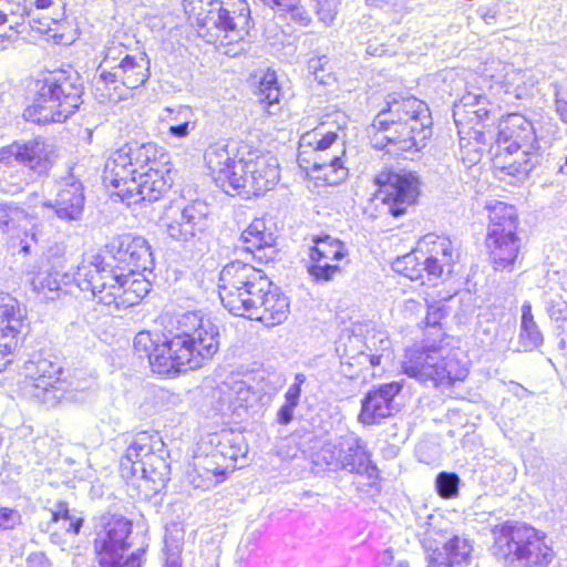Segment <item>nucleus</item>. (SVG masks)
<instances>
[{
	"mask_svg": "<svg viewBox=\"0 0 567 567\" xmlns=\"http://www.w3.org/2000/svg\"><path fill=\"white\" fill-rule=\"evenodd\" d=\"M204 159L216 185L230 196H260L279 181L277 158L244 141L209 145Z\"/></svg>",
	"mask_w": 567,
	"mask_h": 567,
	"instance_id": "obj_1",
	"label": "nucleus"
},
{
	"mask_svg": "<svg viewBox=\"0 0 567 567\" xmlns=\"http://www.w3.org/2000/svg\"><path fill=\"white\" fill-rule=\"evenodd\" d=\"M432 133L430 110L414 96L389 95L386 106L368 128L371 146L388 153L419 152L426 146Z\"/></svg>",
	"mask_w": 567,
	"mask_h": 567,
	"instance_id": "obj_2",
	"label": "nucleus"
},
{
	"mask_svg": "<svg viewBox=\"0 0 567 567\" xmlns=\"http://www.w3.org/2000/svg\"><path fill=\"white\" fill-rule=\"evenodd\" d=\"M219 349V329L197 311L175 317V332L166 338L154 354L162 371L195 370L210 360Z\"/></svg>",
	"mask_w": 567,
	"mask_h": 567,
	"instance_id": "obj_3",
	"label": "nucleus"
},
{
	"mask_svg": "<svg viewBox=\"0 0 567 567\" xmlns=\"http://www.w3.org/2000/svg\"><path fill=\"white\" fill-rule=\"evenodd\" d=\"M73 279L80 290L91 292L97 302L117 309L140 303L151 290V284L144 277H136L131 271L125 274L123 267L113 266L101 255L80 265Z\"/></svg>",
	"mask_w": 567,
	"mask_h": 567,
	"instance_id": "obj_4",
	"label": "nucleus"
},
{
	"mask_svg": "<svg viewBox=\"0 0 567 567\" xmlns=\"http://www.w3.org/2000/svg\"><path fill=\"white\" fill-rule=\"evenodd\" d=\"M83 80L76 71L54 70L37 82V94L23 117L40 125L63 123L83 104Z\"/></svg>",
	"mask_w": 567,
	"mask_h": 567,
	"instance_id": "obj_5",
	"label": "nucleus"
},
{
	"mask_svg": "<svg viewBox=\"0 0 567 567\" xmlns=\"http://www.w3.org/2000/svg\"><path fill=\"white\" fill-rule=\"evenodd\" d=\"M58 155L53 145L42 138L16 141L0 148V164L3 171L4 190L18 194L37 176H47Z\"/></svg>",
	"mask_w": 567,
	"mask_h": 567,
	"instance_id": "obj_6",
	"label": "nucleus"
},
{
	"mask_svg": "<svg viewBox=\"0 0 567 567\" xmlns=\"http://www.w3.org/2000/svg\"><path fill=\"white\" fill-rule=\"evenodd\" d=\"M127 445L120 461L121 476L125 480L142 477L164 486L171 480L168 452L157 432L140 431L126 433Z\"/></svg>",
	"mask_w": 567,
	"mask_h": 567,
	"instance_id": "obj_7",
	"label": "nucleus"
},
{
	"mask_svg": "<svg viewBox=\"0 0 567 567\" xmlns=\"http://www.w3.org/2000/svg\"><path fill=\"white\" fill-rule=\"evenodd\" d=\"M402 369L410 378L433 386H450L468 374L467 362L458 359L456 352L426 341L406 350Z\"/></svg>",
	"mask_w": 567,
	"mask_h": 567,
	"instance_id": "obj_8",
	"label": "nucleus"
},
{
	"mask_svg": "<svg viewBox=\"0 0 567 567\" xmlns=\"http://www.w3.org/2000/svg\"><path fill=\"white\" fill-rule=\"evenodd\" d=\"M268 287L269 278L261 269L240 260L228 262L219 272L218 295L234 316L245 317Z\"/></svg>",
	"mask_w": 567,
	"mask_h": 567,
	"instance_id": "obj_9",
	"label": "nucleus"
},
{
	"mask_svg": "<svg viewBox=\"0 0 567 567\" xmlns=\"http://www.w3.org/2000/svg\"><path fill=\"white\" fill-rule=\"evenodd\" d=\"M188 13L196 19L197 33L207 43L228 45L239 42L248 33L250 9L246 1L235 0L226 7L198 9Z\"/></svg>",
	"mask_w": 567,
	"mask_h": 567,
	"instance_id": "obj_10",
	"label": "nucleus"
},
{
	"mask_svg": "<svg viewBox=\"0 0 567 567\" xmlns=\"http://www.w3.org/2000/svg\"><path fill=\"white\" fill-rule=\"evenodd\" d=\"M488 209V229L486 246L496 270L509 269L518 257L517 210L513 205L494 200L486 205Z\"/></svg>",
	"mask_w": 567,
	"mask_h": 567,
	"instance_id": "obj_11",
	"label": "nucleus"
},
{
	"mask_svg": "<svg viewBox=\"0 0 567 567\" xmlns=\"http://www.w3.org/2000/svg\"><path fill=\"white\" fill-rule=\"evenodd\" d=\"M210 221L209 206L203 200H193L168 217L165 223L166 234L185 250L202 252Z\"/></svg>",
	"mask_w": 567,
	"mask_h": 567,
	"instance_id": "obj_12",
	"label": "nucleus"
},
{
	"mask_svg": "<svg viewBox=\"0 0 567 567\" xmlns=\"http://www.w3.org/2000/svg\"><path fill=\"white\" fill-rule=\"evenodd\" d=\"M378 198L393 217L404 215L420 194L417 177L411 172L381 171L375 176Z\"/></svg>",
	"mask_w": 567,
	"mask_h": 567,
	"instance_id": "obj_13",
	"label": "nucleus"
},
{
	"mask_svg": "<svg viewBox=\"0 0 567 567\" xmlns=\"http://www.w3.org/2000/svg\"><path fill=\"white\" fill-rule=\"evenodd\" d=\"M493 554L513 567H530L532 528L506 523L494 530Z\"/></svg>",
	"mask_w": 567,
	"mask_h": 567,
	"instance_id": "obj_14",
	"label": "nucleus"
},
{
	"mask_svg": "<svg viewBox=\"0 0 567 567\" xmlns=\"http://www.w3.org/2000/svg\"><path fill=\"white\" fill-rule=\"evenodd\" d=\"M105 254L117 262L116 266H126L131 272L152 271L155 264L148 241L132 234L113 237L105 245Z\"/></svg>",
	"mask_w": 567,
	"mask_h": 567,
	"instance_id": "obj_15",
	"label": "nucleus"
},
{
	"mask_svg": "<svg viewBox=\"0 0 567 567\" xmlns=\"http://www.w3.org/2000/svg\"><path fill=\"white\" fill-rule=\"evenodd\" d=\"M150 65L151 62L145 52L125 53L118 63L110 65V70H103L100 73L99 83L114 91L122 86L137 89L150 78Z\"/></svg>",
	"mask_w": 567,
	"mask_h": 567,
	"instance_id": "obj_16",
	"label": "nucleus"
},
{
	"mask_svg": "<svg viewBox=\"0 0 567 567\" xmlns=\"http://www.w3.org/2000/svg\"><path fill=\"white\" fill-rule=\"evenodd\" d=\"M127 184L122 190L121 200L131 206L158 200L172 187L173 178L168 169H156L151 166L147 171L131 177Z\"/></svg>",
	"mask_w": 567,
	"mask_h": 567,
	"instance_id": "obj_17",
	"label": "nucleus"
},
{
	"mask_svg": "<svg viewBox=\"0 0 567 567\" xmlns=\"http://www.w3.org/2000/svg\"><path fill=\"white\" fill-rule=\"evenodd\" d=\"M403 383L393 381L373 388L361 400V411L358 415L364 425L379 424L383 419L391 417L399 412L395 396L402 391Z\"/></svg>",
	"mask_w": 567,
	"mask_h": 567,
	"instance_id": "obj_18",
	"label": "nucleus"
},
{
	"mask_svg": "<svg viewBox=\"0 0 567 567\" xmlns=\"http://www.w3.org/2000/svg\"><path fill=\"white\" fill-rule=\"evenodd\" d=\"M34 371L28 368L32 383V395L42 403L54 406L66 393V383L59 377L62 373L61 367L58 364L40 359L31 362Z\"/></svg>",
	"mask_w": 567,
	"mask_h": 567,
	"instance_id": "obj_19",
	"label": "nucleus"
},
{
	"mask_svg": "<svg viewBox=\"0 0 567 567\" xmlns=\"http://www.w3.org/2000/svg\"><path fill=\"white\" fill-rule=\"evenodd\" d=\"M252 307L245 318L258 320L270 327L282 323L290 311L288 297L270 279L269 287L261 291Z\"/></svg>",
	"mask_w": 567,
	"mask_h": 567,
	"instance_id": "obj_20",
	"label": "nucleus"
},
{
	"mask_svg": "<svg viewBox=\"0 0 567 567\" xmlns=\"http://www.w3.org/2000/svg\"><path fill=\"white\" fill-rule=\"evenodd\" d=\"M338 134L336 132L322 133L319 130L307 132L300 138L298 163L299 166L311 173H316L317 164H328L329 156L334 152H329L337 143Z\"/></svg>",
	"mask_w": 567,
	"mask_h": 567,
	"instance_id": "obj_21",
	"label": "nucleus"
},
{
	"mask_svg": "<svg viewBox=\"0 0 567 567\" xmlns=\"http://www.w3.org/2000/svg\"><path fill=\"white\" fill-rule=\"evenodd\" d=\"M84 205L83 186L73 177L60 182L55 198L43 203L44 207L53 209L54 215L63 221L80 220Z\"/></svg>",
	"mask_w": 567,
	"mask_h": 567,
	"instance_id": "obj_22",
	"label": "nucleus"
},
{
	"mask_svg": "<svg viewBox=\"0 0 567 567\" xmlns=\"http://www.w3.org/2000/svg\"><path fill=\"white\" fill-rule=\"evenodd\" d=\"M25 310L10 295H0V348L7 352L16 351L21 341V328Z\"/></svg>",
	"mask_w": 567,
	"mask_h": 567,
	"instance_id": "obj_23",
	"label": "nucleus"
},
{
	"mask_svg": "<svg viewBox=\"0 0 567 567\" xmlns=\"http://www.w3.org/2000/svg\"><path fill=\"white\" fill-rule=\"evenodd\" d=\"M341 471L365 476L369 480L379 477V470L371 460L367 443L353 434L341 437Z\"/></svg>",
	"mask_w": 567,
	"mask_h": 567,
	"instance_id": "obj_24",
	"label": "nucleus"
},
{
	"mask_svg": "<svg viewBox=\"0 0 567 567\" xmlns=\"http://www.w3.org/2000/svg\"><path fill=\"white\" fill-rule=\"evenodd\" d=\"M473 546L466 538L453 536L430 556V567H468Z\"/></svg>",
	"mask_w": 567,
	"mask_h": 567,
	"instance_id": "obj_25",
	"label": "nucleus"
},
{
	"mask_svg": "<svg viewBox=\"0 0 567 567\" xmlns=\"http://www.w3.org/2000/svg\"><path fill=\"white\" fill-rule=\"evenodd\" d=\"M30 14L28 0H0V40L23 33Z\"/></svg>",
	"mask_w": 567,
	"mask_h": 567,
	"instance_id": "obj_26",
	"label": "nucleus"
},
{
	"mask_svg": "<svg viewBox=\"0 0 567 567\" xmlns=\"http://www.w3.org/2000/svg\"><path fill=\"white\" fill-rule=\"evenodd\" d=\"M532 144H519L514 141L504 147L505 154L496 153V164H502V171L515 177L518 182L526 179L532 171L529 150Z\"/></svg>",
	"mask_w": 567,
	"mask_h": 567,
	"instance_id": "obj_27",
	"label": "nucleus"
},
{
	"mask_svg": "<svg viewBox=\"0 0 567 567\" xmlns=\"http://www.w3.org/2000/svg\"><path fill=\"white\" fill-rule=\"evenodd\" d=\"M210 443L215 445L212 452V458H219L224 462H230L229 467L235 468L236 462L240 457H246L248 445L245 437L240 433L223 431L220 434L210 439Z\"/></svg>",
	"mask_w": 567,
	"mask_h": 567,
	"instance_id": "obj_28",
	"label": "nucleus"
},
{
	"mask_svg": "<svg viewBox=\"0 0 567 567\" xmlns=\"http://www.w3.org/2000/svg\"><path fill=\"white\" fill-rule=\"evenodd\" d=\"M135 169L130 167L125 157L117 150L111 154L104 165L103 183L116 189L115 194L122 199V190L135 177Z\"/></svg>",
	"mask_w": 567,
	"mask_h": 567,
	"instance_id": "obj_29",
	"label": "nucleus"
},
{
	"mask_svg": "<svg viewBox=\"0 0 567 567\" xmlns=\"http://www.w3.org/2000/svg\"><path fill=\"white\" fill-rule=\"evenodd\" d=\"M240 239L245 244L244 250L254 254V256L262 260L269 258L266 252L267 248H272L275 237L272 233L266 230L264 219H255L241 234Z\"/></svg>",
	"mask_w": 567,
	"mask_h": 567,
	"instance_id": "obj_30",
	"label": "nucleus"
},
{
	"mask_svg": "<svg viewBox=\"0 0 567 567\" xmlns=\"http://www.w3.org/2000/svg\"><path fill=\"white\" fill-rule=\"evenodd\" d=\"M165 121L169 124L168 135L176 138L188 136L197 127V116L188 105H177L164 110Z\"/></svg>",
	"mask_w": 567,
	"mask_h": 567,
	"instance_id": "obj_31",
	"label": "nucleus"
},
{
	"mask_svg": "<svg viewBox=\"0 0 567 567\" xmlns=\"http://www.w3.org/2000/svg\"><path fill=\"white\" fill-rule=\"evenodd\" d=\"M30 218L29 213L20 205L0 203V233L9 238L20 237L22 224Z\"/></svg>",
	"mask_w": 567,
	"mask_h": 567,
	"instance_id": "obj_32",
	"label": "nucleus"
},
{
	"mask_svg": "<svg viewBox=\"0 0 567 567\" xmlns=\"http://www.w3.org/2000/svg\"><path fill=\"white\" fill-rule=\"evenodd\" d=\"M256 95L258 101L265 105L269 114H276L279 110L281 91L278 85V79L275 71L267 70L259 81Z\"/></svg>",
	"mask_w": 567,
	"mask_h": 567,
	"instance_id": "obj_33",
	"label": "nucleus"
},
{
	"mask_svg": "<svg viewBox=\"0 0 567 567\" xmlns=\"http://www.w3.org/2000/svg\"><path fill=\"white\" fill-rule=\"evenodd\" d=\"M315 246L310 249L311 261H339L347 256L344 244L331 236L318 237Z\"/></svg>",
	"mask_w": 567,
	"mask_h": 567,
	"instance_id": "obj_34",
	"label": "nucleus"
},
{
	"mask_svg": "<svg viewBox=\"0 0 567 567\" xmlns=\"http://www.w3.org/2000/svg\"><path fill=\"white\" fill-rule=\"evenodd\" d=\"M224 400L237 408H247L249 401L254 396L251 388L246 381L237 378H229L219 388Z\"/></svg>",
	"mask_w": 567,
	"mask_h": 567,
	"instance_id": "obj_35",
	"label": "nucleus"
},
{
	"mask_svg": "<svg viewBox=\"0 0 567 567\" xmlns=\"http://www.w3.org/2000/svg\"><path fill=\"white\" fill-rule=\"evenodd\" d=\"M262 3L271 8L277 14L286 17L289 14L290 19L307 27L311 23V17L303 6L301 0H261Z\"/></svg>",
	"mask_w": 567,
	"mask_h": 567,
	"instance_id": "obj_36",
	"label": "nucleus"
},
{
	"mask_svg": "<svg viewBox=\"0 0 567 567\" xmlns=\"http://www.w3.org/2000/svg\"><path fill=\"white\" fill-rule=\"evenodd\" d=\"M31 285L44 300H55L62 291L59 272L40 271L32 278Z\"/></svg>",
	"mask_w": 567,
	"mask_h": 567,
	"instance_id": "obj_37",
	"label": "nucleus"
},
{
	"mask_svg": "<svg viewBox=\"0 0 567 567\" xmlns=\"http://www.w3.org/2000/svg\"><path fill=\"white\" fill-rule=\"evenodd\" d=\"M162 343H156L148 331L138 332L133 342V347L135 352L140 358H147L148 362L152 367V370L155 373L164 374V375H176L182 373V371H162L157 365H155L154 354L156 350L159 348Z\"/></svg>",
	"mask_w": 567,
	"mask_h": 567,
	"instance_id": "obj_38",
	"label": "nucleus"
},
{
	"mask_svg": "<svg viewBox=\"0 0 567 567\" xmlns=\"http://www.w3.org/2000/svg\"><path fill=\"white\" fill-rule=\"evenodd\" d=\"M319 168L313 174L317 179H322L328 185H338L343 182L348 176V169L343 166L341 156L338 153H333L329 156L328 164H317Z\"/></svg>",
	"mask_w": 567,
	"mask_h": 567,
	"instance_id": "obj_39",
	"label": "nucleus"
},
{
	"mask_svg": "<svg viewBox=\"0 0 567 567\" xmlns=\"http://www.w3.org/2000/svg\"><path fill=\"white\" fill-rule=\"evenodd\" d=\"M422 259L423 256L419 257L417 251H413L404 256L398 257L393 261L392 268L395 272L411 280H420L423 279Z\"/></svg>",
	"mask_w": 567,
	"mask_h": 567,
	"instance_id": "obj_40",
	"label": "nucleus"
},
{
	"mask_svg": "<svg viewBox=\"0 0 567 567\" xmlns=\"http://www.w3.org/2000/svg\"><path fill=\"white\" fill-rule=\"evenodd\" d=\"M341 439L337 443H326L316 454L315 464L326 465L330 471H341Z\"/></svg>",
	"mask_w": 567,
	"mask_h": 567,
	"instance_id": "obj_41",
	"label": "nucleus"
},
{
	"mask_svg": "<svg viewBox=\"0 0 567 567\" xmlns=\"http://www.w3.org/2000/svg\"><path fill=\"white\" fill-rule=\"evenodd\" d=\"M431 247L427 250L425 258H431L435 261H441L443 265H453L454 261V248L449 238L436 237L429 241Z\"/></svg>",
	"mask_w": 567,
	"mask_h": 567,
	"instance_id": "obj_42",
	"label": "nucleus"
},
{
	"mask_svg": "<svg viewBox=\"0 0 567 567\" xmlns=\"http://www.w3.org/2000/svg\"><path fill=\"white\" fill-rule=\"evenodd\" d=\"M555 559V553L551 543L546 540L544 535H538L534 530V565L537 567H548Z\"/></svg>",
	"mask_w": 567,
	"mask_h": 567,
	"instance_id": "obj_43",
	"label": "nucleus"
},
{
	"mask_svg": "<svg viewBox=\"0 0 567 567\" xmlns=\"http://www.w3.org/2000/svg\"><path fill=\"white\" fill-rule=\"evenodd\" d=\"M460 477L455 473L441 472L435 478V488L443 498H452L458 494Z\"/></svg>",
	"mask_w": 567,
	"mask_h": 567,
	"instance_id": "obj_44",
	"label": "nucleus"
},
{
	"mask_svg": "<svg viewBox=\"0 0 567 567\" xmlns=\"http://www.w3.org/2000/svg\"><path fill=\"white\" fill-rule=\"evenodd\" d=\"M341 267L339 265H332L330 261H312V264L308 267L309 275L316 281H330L337 275L341 274Z\"/></svg>",
	"mask_w": 567,
	"mask_h": 567,
	"instance_id": "obj_45",
	"label": "nucleus"
},
{
	"mask_svg": "<svg viewBox=\"0 0 567 567\" xmlns=\"http://www.w3.org/2000/svg\"><path fill=\"white\" fill-rule=\"evenodd\" d=\"M128 143L132 145V151L137 158V164H141L143 169L155 161L157 150L154 143H140L137 141Z\"/></svg>",
	"mask_w": 567,
	"mask_h": 567,
	"instance_id": "obj_46",
	"label": "nucleus"
},
{
	"mask_svg": "<svg viewBox=\"0 0 567 567\" xmlns=\"http://www.w3.org/2000/svg\"><path fill=\"white\" fill-rule=\"evenodd\" d=\"M315 12L318 16L319 21L324 25H330L338 12L339 1L338 0H313Z\"/></svg>",
	"mask_w": 567,
	"mask_h": 567,
	"instance_id": "obj_47",
	"label": "nucleus"
},
{
	"mask_svg": "<svg viewBox=\"0 0 567 567\" xmlns=\"http://www.w3.org/2000/svg\"><path fill=\"white\" fill-rule=\"evenodd\" d=\"M329 63L327 55L311 58L308 61V72L315 76V80L320 84H327L330 73L326 72V66Z\"/></svg>",
	"mask_w": 567,
	"mask_h": 567,
	"instance_id": "obj_48",
	"label": "nucleus"
},
{
	"mask_svg": "<svg viewBox=\"0 0 567 567\" xmlns=\"http://www.w3.org/2000/svg\"><path fill=\"white\" fill-rule=\"evenodd\" d=\"M445 270L447 271V274H451L452 266L443 265L441 261H435L434 258L431 259V258H425L423 256L422 275L424 276V274H425L429 281L439 279L440 277H442V275L444 274Z\"/></svg>",
	"mask_w": 567,
	"mask_h": 567,
	"instance_id": "obj_49",
	"label": "nucleus"
},
{
	"mask_svg": "<svg viewBox=\"0 0 567 567\" xmlns=\"http://www.w3.org/2000/svg\"><path fill=\"white\" fill-rule=\"evenodd\" d=\"M21 523V515L18 511L0 507V532L13 529Z\"/></svg>",
	"mask_w": 567,
	"mask_h": 567,
	"instance_id": "obj_50",
	"label": "nucleus"
},
{
	"mask_svg": "<svg viewBox=\"0 0 567 567\" xmlns=\"http://www.w3.org/2000/svg\"><path fill=\"white\" fill-rule=\"evenodd\" d=\"M58 19L51 17H34L33 12L27 18V23L30 29L39 33H48L52 30V25L56 24Z\"/></svg>",
	"mask_w": 567,
	"mask_h": 567,
	"instance_id": "obj_51",
	"label": "nucleus"
},
{
	"mask_svg": "<svg viewBox=\"0 0 567 567\" xmlns=\"http://www.w3.org/2000/svg\"><path fill=\"white\" fill-rule=\"evenodd\" d=\"M307 377L305 373H296L293 378V382L289 385L285 393V400L292 401L297 404L300 402L302 385L306 383Z\"/></svg>",
	"mask_w": 567,
	"mask_h": 567,
	"instance_id": "obj_52",
	"label": "nucleus"
},
{
	"mask_svg": "<svg viewBox=\"0 0 567 567\" xmlns=\"http://www.w3.org/2000/svg\"><path fill=\"white\" fill-rule=\"evenodd\" d=\"M463 106H477L475 110L471 111L477 117L478 121H482L487 117L488 110L484 106L486 99L480 95H467L463 99Z\"/></svg>",
	"mask_w": 567,
	"mask_h": 567,
	"instance_id": "obj_53",
	"label": "nucleus"
},
{
	"mask_svg": "<svg viewBox=\"0 0 567 567\" xmlns=\"http://www.w3.org/2000/svg\"><path fill=\"white\" fill-rule=\"evenodd\" d=\"M125 53L127 52L122 47L107 48L105 56L99 65L97 71L101 73L103 70H110V65L118 63L120 59H122Z\"/></svg>",
	"mask_w": 567,
	"mask_h": 567,
	"instance_id": "obj_54",
	"label": "nucleus"
},
{
	"mask_svg": "<svg viewBox=\"0 0 567 567\" xmlns=\"http://www.w3.org/2000/svg\"><path fill=\"white\" fill-rule=\"evenodd\" d=\"M299 404L285 400V403L280 406L277 412L276 421L280 425H288L293 420L295 410Z\"/></svg>",
	"mask_w": 567,
	"mask_h": 567,
	"instance_id": "obj_55",
	"label": "nucleus"
},
{
	"mask_svg": "<svg viewBox=\"0 0 567 567\" xmlns=\"http://www.w3.org/2000/svg\"><path fill=\"white\" fill-rule=\"evenodd\" d=\"M182 548L179 545L171 546L165 543V564L164 567H182L181 560Z\"/></svg>",
	"mask_w": 567,
	"mask_h": 567,
	"instance_id": "obj_56",
	"label": "nucleus"
},
{
	"mask_svg": "<svg viewBox=\"0 0 567 567\" xmlns=\"http://www.w3.org/2000/svg\"><path fill=\"white\" fill-rule=\"evenodd\" d=\"M75 509H70L66 502L60 501L58 502L53 508L50 509L51 514V523L65 522L70 518L71 514Z\"/></svg>",
	"mask_w": 567,
	"mask_h": 567,
	"instance_id": "obj_57",
	"label": "nucleus"
},
{
	"mask_svg": "<svg viewBox=\"0 0 567 567\" xmlns=\"http://www.w3.org/2000/svg\"><path fill=\"white\" fill-rule=\"evenodd\" d=\"M84 524V517L78 511H74L70 518L63 523V528L66 533L79 535Z\"/></svg>",
	"mask_w": 567,
	"mask_h": 567,
	"instance_id": "obj_58",
	"label": "nucleus"
},
{
	"mask_svg": "<svg viewBox=\"0 0 567 567\" xmlns=\"http://www.w3.org/2000/svg\"><path fill=\"white\" fill-rule=\"evenodd\" d=\"M444 317V311L439 306H430L427 309V313L425 317V323L427 328L436 329L439 332L441 331L440 323Z\"/></svg>",
	"mask_w": 567,
	"mask_h": 567,
	"instance_id": "obj_59",
	"label": "nucleus"
},
{
	"mask_svg": "<svg viewBox=\"0 0 567 567\" xmlns=\"http://www.w3.org/2000/svg\"><path fill=\"white\" fill-rule=\"evenodd\" d=\"M117 152L125 157L130 167L135 169V175L143 173V168L141 164H137V158L132 151V145L130 143H125L122 147L117 150Z\"/></svg>",
	"mask_w": 567,
	"mask_h": 567,
	"instance_id": "obj_60",
	"label": "nucleus"
},
{
	"mask_svg": "<svg viewBox=\"0 0 567 567\" xmlns=\"http://www.w3.org/2000/svg\"><path fill=\"white\" fill-rule=\"evenodd\" d=\"M522 337L532 339V307L528 303L523 305L522 308Z\"/></svg>",
	"mask_w": 567,
	"mask_h": 567,
	"instance_id": "obj_61",
	"label": "nucleus"
},
{
	"mask_svg": "<svg viewBox=\"0 0 567 567\" xmlns=\"http://www.w3.org/2000/svg\"><path fill=\"white\" fill-rule=\"evenodd\" d=\"M219 458H207L206 465L202 466L206 474L212 473L213 476L217 477L224 475L225 471L229 468L228 464H219Z\"/></svg>",
	"mask_w": 567,
	"mask_h": 567,
	"instance_id": "obj_62",
	"label": "nucleus"
},
{
	"mask_svg": "<svg viewBox=\"0 0 567 567\" xmlns=\"http://www.w3.org/2000/svg\"><path fill=\"white\" fill-rule=\"evenodd\" d=\"M382 358V354L365 353L362 351L358 354L357 360L359 364L363 365L369 363L372 368H375L381 364Z\"/></svg>",
	"mask_w": 567,
	"mask_h": 567,
	"instance_id": "obj_63",
	"label": "nucleus"
},
{
	"mask_svg": "<svg viewBox=\"0 0 567 567\" xmlns=\"http://www.w3.org/2000/svg\"><path fill=\"white\" fill-rule=\"evenodd\" d=\"M29 567H51L49 558L42 553L31 554L28 558Z\"/></svg>",
	"mask_w": 567,
	"mask_h": 567,
	"instance_id": "obj_64",
	"label": "nucleus"
}]
</instances>
